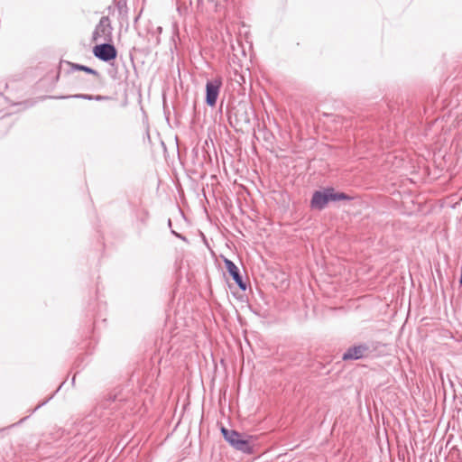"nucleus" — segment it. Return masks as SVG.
<instances>
[{"instance_id": "1a4fd4ad", "label": "nucleus", "mask_w": 462, "mask_h": 462, "mask_svg": "<svg viewBox=\"0 0 462 462\" xmlns=\"http://www.w3.org/2000/svg\"><path fill=\"white\" fill-rule=\"evenodd\" d=\"M57 98H60V99L80 98V99H86V100H93V96L88 95V94H75V95H69V96H61V97H58Z\"/></svg>"}, {"instance_id": "ddd939ff", "label": "nucleus", "mask_w": 462, "mask_h": 462, "mask_svg": "<svg viewBox=\"0 0 462 462\" xmlns=\"http://www.w3.org/2000/svg\"><path fill=\"white\" fill-rule=\"evenodd\" d=\"M168 225H169L170 226H171V219H169V220H168Z\"/></svg>"}, {"instance_id": "f257e3e1", "label": "nucleus", "mask_w": 462, "mask_h": 462, "mask_svg": "<svg viewBox=\"0 0 462 462\" xmlns=\"http://www.w3.org/2000/svg\"><path fill=\"white\" fill-rule=\"evenodd\" d=\"M351 198L344 192H336L333 188L316 190L310 200V208L322 210L330 201L349 200Z\"/></svg>"}, {"instance_id": "7ed1b4c3", "label": "nucleus", "mask_w": 462, "mask_h": 462, "mask_svg": "<svg viewBox=\"0 0 462 462\" xmlns=\"http://www.w3.org/2000/svg\"><path fill=\"white\" fill-rule=\"evenodd\" d=\"M112 26L108 16H102L97 24L93 35V42H110L112 38Z\"/></svg>"}, {"instance_id": "f8f14e48", "label": "nucleus", "mask_w": 462, "mask_h": 462, "mask_svg": "<svg viewBox=\"0 0 462 462\" xmlns=\"http://www.w3.org/2000/svg\"><path fill=\"white\" fill-rule=\"evenodd\" d=\"M171 232H172V234H173L174 236H176L177 237H180V238H181V239L185 240V237L181 236L180 234L176 233V232H175V231H173V230H172Z\"/></svg>"}, {"instance_id": "6e6552de", "label": "nucleus", "mask_w": 462, "mask_h": 462, "mask_svg": "<svg viewBox=\"0 0 462 462\" xmlns=\"http://www.w3.org/2000/svg\"><path fill=\"white\" fill-rule=\"evenodd\" d=\"M72 68L73 69H76V70H82V71H85L87 73H89V74H92L96 77L98 76V72L89 67H87V66H84V65H79V64H72Z\"/></svg>"}, {"instance_id": "20e7f679", "label": "nucleus", "mask_w": 462, "mask_h": 462, "mask_svg": "<svg viewBox=\"0 0 462 462\" xmlns=\"http://www.w3.org/2000/svg\"><path fill=\"white\" fill-rule=\"evenodd\" d=\"M221 87V78H216L207 81L205 102L208 106L214 107L216 106Z\"/></svg>"}, {"instance_id": "9b49d317", "label": "nucleus", "mask_w": 462, "mask_h": 462, "mask_svg": "<svg viewBox=\"0 0 462 462\" xmlns=\"http://www.w3.org/2000/svg\"><path fill=\"white\" fill-rule=\"evenodd\" d=\"M117 7L119 8V10H120V12H121V11L123 10V8H125V7H126V4H125V2H124V3H123V2H121V1H119V2L117 3Z\"/></svg>"}, {"instance_id": "423d86ee", "label": "nucleus", "mask_w": 462, "mask_h": 462, "mask_svg": "<svg viewBox=\"0 0 462 462\" xmlns=\"http://www.w3.org/2000/svg\"><path fill=\"white\" fill-rule=\"evenodd\" d=\"M370 348L366 344H361L349 347L342 356V359L346 360H358L368 355Z\"/></svg>"}, {"instance_id": "0eeeda50", "label": "nucleus", "mask_w": 462, "mask_h": 462, "mask_svg": "<svg viewBox=\"0 0 462 462\" xmlns=\"http://www.w3.org/2000/svg\"><path fill=\"white\" fill-rule=\"evenodd\" d=\"M224 263L228 273L231 275L233 280L241 290L245 291L246 289V284L244 282L237 266L227 258H225Z\"/></svg>"}, {"instance_id": "9d476101", "label": "nucleus", "mask_w": 462, "mask_h": 462, "mask_svg": "<svg viewBox=\"0 0 462 462\" xmlns=\"http://www.w3.org/2000/svg\"><path fill=\"white\" fill-rule=\"evenodd\" d=\"M106 99H109V97L106 96H101V95L93 96V100H96V101H102V100H106Z\"/></svg>"}, {"instance_id": "f03ea898", "label": "nucleus", "mask_w": 462, "mask_h": 462, "mask_svg": "<svg viewBox=\"0 0 462 462\" xmlns=\"http://www.w3.org/2000/svg\"><path fill=\"white\" fill-rule=\"evenodd\" d=\"M221 432L224 439L236 450L246 454L253 452L252 436H245L236 430H227L224 427L221 429Z\"/></svg>"}, {"instance_id": "39448f33", "label": "nucleus", "mask_w": 462, "mask_h": 462, "mask_svg": "<svg viewBox=\"0 0 462 462\" xmlns=\"http://www.w3.org/2000/svg\"><path fill=\"white\" fill-rule=\"evenodd\" d=\"M93 53L95 57L106 62L115 60L117 55L116 47L106 42L96 45L93 49Z\"/></svg>"}]
</instances>
